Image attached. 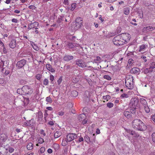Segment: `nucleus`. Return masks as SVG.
Listing matches in <instances>:
<instances>
[{
    "mask_svg": "<svg viewBox=\"0 0 155 155\" xmlns=\"http://www.w3.org/2000/svg\"><path fill=\"white\" fill-rule=\"evenodd\" d=\"M113 104L111 102L108 103L107 104V106L109 108H111L113 106Z\"/></svg>",
    "mask_w": 155,
    "mask_h": 155,
    "instance_id": "79ce46f5",
    "label": "nucleus"
},
{
    "mask_svg": "<svg viewBox=\"0 0 155 155\" xmlns=\"http://www.w3.org/2000/svg\"><path fill=\"white\" fill-rule=\"evenodd\" d=\"M133 127L138 130L143 131L146 130L147 127L146 124L140 119H136L132 122Z\"/></svg>",
    "mask_w": 155,
    "mask_h": 155,
    "instance_id": "f257e3e1",
    "label": "nucleus"
},
{
    "mask_svg": "<svg viewBox=\"0 0 155 155\" xmlns=\"http://www.w3.org/2000/svg\"><path fill=\"white\" fill-rule=\"evenodd\" d=\"M86 116L85 114H80L78 117V119L80 122H82L86 119Z\"/></svg>",
    "mask_w": 155,
    "mask_h": 155,
    "instance_id": "2eb2a0df",
    "label": "nucleus"
},
{
    "mask_svg": "<svg viewBox=\"0 0 155 155\" xmlns=\"http://www.w3.org/2000/svg\"><path fill=\"white\" fill-rule=\"evenodd\" d=\"M26 62L25 60H21L17 62L16 64V67L19 69L22 68L26 64Z\"/></svg>",
    "mask_w": 155,
    "mask_h": 155,
    "instance_id": "9d476101",
    "label": "nucleus"
},
{
    "mask_svg": "<svg viewBox=\"0 0 155 155\" xmlns=\"http://www.w3.org/2000/svg\"><path fill=\"white\" fill-rule=\"evenodd\" d=\"M140 101L141 104L143 107L147 105V102L145 99L142 98H140Z\"/></svg>",
    "mask_w": 155,
    "mask_h": 155,
    "instance_id": "4be33fe9",
    "label": "nucleus"
},
{
    "mask_svg": "<svg viewBox=\"0 0 155 155\" xmlns=\"http://www.w3.org/2000/svg\"><path fill=\"white\" fill-rule=\"evenodd\" d=\"M40 132V134L43 135L44 136H45L46 135L45 133L44 132V130H41Z\"/></svg>",
    "mask_w": 155,
    "mask_h": 155,
    "instance_id": "13d9d810",
    "label": "nucleus"
},
{
    "mask_svg": "<svg viewBox=\"0 0 155 155\" xmlns=\"http://www.w3.org/2000/svg\"><path fill=\"white\" fill-rule=\"evenodd\" d=\"M122 38V41H124V43L126 42H127L129 41L130 40V36L129 35L128 33H125L120 34Z\"/></svg>",
    "mask_w": 155,
    "mask_h": 155,
    "instance_id": "6e6552de",
    "label": "nucleus"
},
{
    "mask_svg": "<svg viewBox=\"0 0 155 155\" xmlns=\"http://www.w3.org/2000/svg\"><path fill=\"white\" fill-rule=\"evenodd\" d=\"M46 101L47 102L50 103H51L52 102V100L51 97L50 96L47 97L46 98Z\"/></svg>",
    "mask_w": 155,
    "mask_h": 155,
    "instance_id": "f704fd0d",
    "label": "nucleus"
},
{
    "mask_svg": "<svg viewBox=\"0 0 155 155\" xmlns=\"http://www.w3.org/2000/svg\"><path fill=\"white\" fill-rule=\"evenodd\" d=\"M124 115L127 118H130L131 116L130 113L128 111H124L123 113Z\"/></svg>",
    "mask_w": 155,
    "mask_h": 155,
    "instance_id": "412c9836",
    "label": "nucleus"
},
{
    "mask_svg": "<svg viewBox=\"0 0 155 155\" xmlns=\"http://www.w3.org/2000/svg\"><path fill=\"white\" fill-rule=\"evenodd\" d=\"M130 12L129 9L128 8H125L124 11V14L125 15H127Z\"/></svg>",
    "mask_w": 155,
    "mask_h": 155,
    "instance_id": "473e14b6",
    "label": "nucleus"
},
{
    "mask_svg": "<svg viewBox=\"0 0 155 155\" xmlns=\"http://www.w3.org/2000/svg\"><path fill=\"white\" fill-rule=\"evenodd\" d=\"M39 25V23L37 22H34L33 23H30L28 24V29L30 30L32 28H34L35 27H37Z\"/></svg>",
    "mask_w": 155,
    "mask_h": 155,
    "instance_id": "f8f14e48",
    "label": "nucleus"
},
{
    "mask_svg": "<svg viewBox=\"0 0 155 155\" xmlns=\"http://www.w3.org/2000/svg\"><path fill=\"white\" fill-rule=\"evenodd\" d=\"M113 41L114 44L116 45H122L124 44L120 35L115 37L113 39Z\"/></svg>",
    "mask_w": 155,
    "mask_h": 155,
    "instance_id": "20e7f679",
    "label": "nucleus"
},
{
    "mask_svg": "<svg viewBox=\"0 0 155 155\" xmlns=\"http://www.w3.org/2000/svg\"><path fill=\"white\" fill-rule=\"evenodd\" d=\"M45 66L47 69L49 71L52 73L55 72V70L53 68H52L51 65V64H46Z\"/></svg>",
    "mask_w": 155,
    "mask_h": 155,
    "instance_id": "dca6fc26",
    "label": "nucleus"
},
{
    "mask_svg": "<svg viewBox=\"0 0 155 155\" xmlns=\"http://www.w3.org/2000/svg\"><path fill=\"white\" fill-rule=\"evenodd\" d=\"M4 80L3 78H0V84H2L4 83Z\"/></svg>",
    "mask_w": 155,
    "mask_h": 155,
    "instance_id": "338daca9",
    "label": "nucleus"
},
{
    "mask_svg": "<svg viewBox=\"0 0 155 155\" xmlns=\"http://www.w3.org/2000/svg\"><path fill=\"white\" fill-rule=\"evenodd\" d=\"M22 93L21 94H31L33 92V89L30 86L28 85H24L22 88Z\"/></svg>",
    "mask_w": 155,
    "mask_h": 155,
    "instance_id": "7ed1b4c3",
    "label": "nucleus"
},
{
    "mask_svg": "<svg viewBox=\"0 0 155 155\" xmlns=\"http://www.w3.org/2000/svg\"><path fill=\"white\" fill-rule=\"evenodd\" d=\"M74 58V57L71 55H66L63 58V60L64 61H68L72 60Z\"/></svg>",
    "mask_w": 155,
    "mask_h": 155,
    "instance_id": "ddd939ff",
    "label": "nucleus"
},
{
    "mask_svg": "<svg viewBox=\"0 0 155 155\" xmlns=\"http://www.w3.org/2000/svg\"><path fill=\"white\" fill-rule=\"evenodd\" d=\"M75 62L76 65L81 68H83L87 67L85 62L81 59H77Z\"/></svg>",
    "mask_w": 155,
    "mask_h": 155,
    "instance_id": "0eeeda50",
    "label": "nucleus"
},
{
    "mask_svg": "<svg viewBox=\"0 0 155 155\" xmlns=\"http://www.w3.org/2000/svg\"><path fill=\"white\" fill-rule=\"evenodd\" d=\"M149 68L151 69H153V68H155V63L154 61L153 60H151L149 62Z\"/></svg>",
    "mask_w": 155,
    "mask_h": 155,
    "instance_id": "f3484780",
    "label": "nucleus"
},
{
    "mask_svg": "<svg viewBox=\"0 0 155 155\" xmlns=\"http://www.w3.org/2000/svg\"><path fill=\"white\" fill-rule=\"evenodd\" d=\"M87 120H86V119H85L83 121H82V122L83 123V124L84 125L85 124H86V123H87Z\"/></svg>",
    "mask_w": 155,
    "mask_h": 155,
    "instance_id": "774afa93",
    "label": "nucleus"
},
{
    "mask_svg": "<svg viewBox=\"0 0 155 155\" xmlns=\"http://www.w3.org/2000/svg\"><path fill=\"white\" fill-rule=\"evenodd\" d=\"M28 8L30 9L33 10L35 9L36 7L34 5H31L28 6Z\"/></svg>",
    "mask_w": 155,
    "mask_h": 155,
    "instance_id": "4d7b16f0",
    "label": "nucleus"
},
{
    "mask_svg": "<svg viewBox=\"0 0 155 155\" xmlns=\"http://www.w3.org/2000/svg\"><path fill=\"white\" fill-rule=\"evenodd\" d=\"M153 71L152 69L149 68H146L143 71V73L145 74H147L148 73L151 72Z\"/></svg>",
    "mask_w": 155,
    "mask_h": 155,
    "instance_id": "393cba45",
    "label": "nucleus"
},
{
    "mask_svg": "<svg viewBox=\"0 0 155 155\" xmlns=\"http://www.w3.org/2000/svg\"><path fill=\"white\" fill-rule=\"evenodd\" d=\"M12 21L13 22L17 23L18 22V21L17 19L14 18L12 19Z\"/></svg>",
    "mask_w": 155,
    "mask_h": 155,
    "instance_id": "0e129e2a",
    "label": "nucleus"
},
{
    "mask_svg": "<svg viewBox=\"0 0 155 155\" xmlns=\"http://www.w3.org/2000/svg\"><path fill=\"white\" fill-rule=\"evenodd\" d=\"M153 141L155 143V133H153L152 135Z\"/></svg>",
    "mask_w": 155,
    "mask_h": 155,
    "instance_id": "09e8293b",
    "label": "nucleus"
},
{
    "mask_svg": "<svg viewBox=\"0 0 155 155\" xmlns=\"http://www.w3.org/2000/svg\"><path fill=\"white\" fill-rule=\"evenodd\" d=\"M33 48L36 51H38L39 50V48L37 45L35 44H34L32 45Z\"/></svg>",
    "mask_w": 155,
    "mask_h": 155,
    "instance_id": "8fccbe9b",
    "label": "nucleus"
},
{
    "mask_svg": "<svg viewBox=\"0 0 155 155\" xmlns=\"http://www.w3.org/2000/svg\"><path fill=\"white\" fill-rule=\"evenodd\" d=\"M76 5H77L76 3H74L71 4V10L72 11H74L76 8Z\"/></svg>",
    "mask_w": 155,
    "mask_h": 155,
    "instance_id": "2f4dec72",
    "label": "nucleus"
},
{
    "mask_svg": "<svg viewBox=\"0 0 155 155\" xmlns=\"http://www.w3.org/2000/svg\"><path fill=\"white\" fill-rule=\"evenodd\" d=\"M103 98L104 100H108L110 98V97L109 95H107L106 96H104L103 97Z\"/></svg>",
    "mask_w": 155,
    "mask_h": 155,
    "instance_id": "c03bdc74",
    "label": "nucleus"
},
{
    "mask_svg": "<svg viewBox=\"0 0 155 155\" xmlns=\"http://www.w3.org/2000/svg\"><path fill=\"white\" fill-rule=\"evenodd\" d=\"M134 63V60L131 59H130L129 60H128V63L129 64H130V65H132V64H133Z\"/></svg>",
    "mask_w": 155,
    "mask_h": 155,
    "instance_id": "603ef678",
    "label": "nucleus"
},
{
    "mask_svg": "<svg viewBox=\"0 0 155 155\" xmlns=\"http://www.w3.org/2000/svg\"><path fill=\"white\" fill-rule=\"evenodd\" d=\"M26 82L27 81L23 79L20 80L19 81L20 83L22 85L25 84Z\"/></svg>",
    "mask_w": 155,
    "mask_h": 155,
    "instance_id": "4c0bfd02",
    "label": "nucleus"
},
{
    "mask_svg": "<svg viewBox=\"0 0 155 155\" xmlns=\"http://www.w3.org/2000/svg\"><path fill=\"white\" fill-rule=\"evenodd\" d=\"M35 124V122L34 120V119H31L29 121H27L25 122L24 125L26 127H31L32 128L34 127Z\"/></svg>",
    "mask_w": 155,
    "mask_h": 155,
    "instance_id": "9b49d317",
    "label": "nucleus"
},
{
    "mask_svg": "<svg viewBox=\"0 0 155 155\" xmlns=\"http://www.w3.org/2000/svg\"><path fill=\"white\" fill-rule=\"evenodd\" d=\"M62 134L61 132L60 131H57L55 132L54 134V137L57 138L60 137Z\"/></svg>",
    "mask_w": 155,
    "mask_h": 155,
    "instance_id": "b1692460",
    "label": "nucleus"
},
{
    "mask_svg": "<svg viewBox=\"0 0 155 155\" xmlns=\"http://www.w3.org/2000/svg\"><path fill=\"white\" fill-rule=\"evenodd\" d=\"M52 150L51 149L49 148L47 150L48 152L49 153H52Z\"/></svg>",
    "mask_w": 155,
    "mask_h": 155,
    "instance_id": "69168bd1",
    "label": "nucleus"
},
{
    "mask_svg": "<svg viewBox=\"0 0 155 155\" xmlns=\"http://www.w3.org/2000/svg\"><path fill=\"white\" fill-rule=\"evenodd\" d=\"M65 19V17L63 15H61L59 16L57 20V22L58 23H60L62 21H63Z\"/></svg>",
    "mask_w": 155,
    "mask_h": 155,
    "instance_id": "5701e85b",
    "label": "nucleus"
},
{
    "mask_svg": "<svg viewBox=\"0 0 155 155\" xmlns=\"http://www.w3.org/2000/svg\"><path fill=\"white\" fill-rule=\"evenodd\" d=\"M17 93L21 95H23V94H21L22 93V88L21 89H18L17 90Z\"/></svg>",
    "mask_w": 155,
    "mask_h": 155,
    "instance_id": "49530a36",
    "label": "nucleus"
},
{
    "mask_svg": "<svg viewBox=\"0 0 155 155\" xmlns=\"http://www.w3.org/2000/svg\"><path fill=\"white\" fill-rule=\"evenodd\" d=\"M44 139L41 138H40L38 140V143L41 144L44 142Z\"/></svg>",
    "mask_w": 155,
    "mask_h": 155,
    "instance_id": "3c124183",
    "label": "nucleus"
},
{
    "mask_svg": "<svg viewBox=\"0 0 155 155\" xmlns=\"http://www.w3.org/2000/svg\"><path fill=\"white\" fill-rule=\"evenodd\" d=\"M68 141H67L66 139L65 140H63L61 143V144L62 146H65L68 144Z\"/></svg>",
    "mask_w": 155,
    "mask_h": 155,
    "instance_id": "72a5a7b5",
    "label": "nucleus"
},
{
    "mask_svg": "<svg viewBox=\"0 0 155 155\" xmlns=\"http://www.w3.org/2000/svg\"><path fill=\"white\" fill-rule=\"evenodd\" d=\"M139 101L138 99L134 97L132 98L129 104V106L131 108L137 109L139 107Z\"/></svg>",
    "mask_w": 155,
    "mask_h": 155,
    "instance_id": "f03ea898",
    "label": "nucleus"
},
{
    "mask_svg": "<svg viewBox=\"0 0 155 155\" xmlns=\"http://www.w3.org/2000/svg\"><path fill=\"white\" fill-rule=\"evenodd\" d=\"M27 149L29 150H31L33 148V144L31 143H29L27 146Z\"/></svg>",
    "mask_w": 155,
    "mask_h": 155,
    "instance_id": "a878e982",
    "label": "nucleus"
},
{
    "mask_svg": "<svg viewBox=\"0 0 155 155\" xmlns=\"http://www.w3.org/2000/svg\"><path fill=\"white\" fill-rule=\"evenodd\" d=\"M48 80L46 78L43 81V84L45 85H47L48 84Z\"/></svg>",
    "mask_w": 155,
    "mask_h": 155,
    "instance_id": "e433bc0d",
    "label": "nucleus"
},
{
    "mask_svg": "<svg viewBox=\"0 0 155 155\" xmlns=\"http://www.w3.org/2000/svg\"><path fill=\"white\" fill-rule=\"evenodd\" d=\"M130 134L132 135H134V136H135V137H138L139 136V135L138 134L137 135V134H136V133H135V131H132V130L131 131Z\"/></svg>",
    "mask_w": 155,
    "mask_h": 155,
    "instance_id": "58836bf2",
    "label": "nucleus"
},
{
    "mask_svg": "<svg viewBox=\"0 0 155 155\" xmlns=\"http://www.w3.org/2000/svg\"><path fill=\"white\" fill-rule=\"evenodd\" d=\"M9 152L10 153H12L13 152L14 150V148H13L12 147H9Z\"/></svg>",
    "mask_w": 155,
    "mask_h": 155,
    "instance_id": "6e6d98bb",
    "label": "nucleus"
},
{
    "mask_svg": "<svg viewBox=\"0 0 155 155\" xmlns=\"http://www.w3.org/2000/svg\"><path fill=\"white\" fill-rule=\"evenodd\" d=\"M91 135V136H90L91 142H93L94 141V142L95 140V134H94L92 135Z\"/></svg>",
    "mask_w": 155,
    "mask_h": 155,
    "instance_id": "c756f323",
    "label": "nucleus"
},
{
    "mask_svg": "<svg viewBox=\"0 0 155 155\" xmlns=\"http://www.w3.org/2000/svg\"><path fill=\"white\" fill-rule=\"evenodd\" d=\"M141 58H142V59H143V60H144V62H146L147 61V59H146V57L145 56H141Z\"/></svg>",
    "mask_w": 155,
    "mask_h": 155,
    "instance_id": "bf43d9fd",
    "label": "nucleus"
},
{
    "mask_svg": "<svg viewBox=\"0 0 155 155\" xmlns=\"http://www.w3.org/2000/svg\"><path fill=\"white\" fill-rule=\"evenodd\" d=\"M83 20L80 17L77 18L75 20V26L74 29L77 30L80 28L83 25Z\"/></svg>",
    "mask_w": 155,
    "mask_h": 155,
    "instance_id": "423d86ee",
    "label": "nucleus"
},
{
    "mask_svg": "<svg viewBox=\"0 0 155 155\" xmlns=\"http://www.w3.org/2000/svg\"><path fill=\"white\" fill-rule=\"evenodd\" d=\"M47 111H48L47 110H45V114H44V115H45L44 119L45 120H46V117L48 115V114L47 113Z\"/></svg>",
    "mask_w": 155,
    "mask_h": 155,
    "instance_id": "052dcab7",
    "label": "nucleus"
},
{
    "mask_svg": "<svg viewBox=\"0 0 155 155\" xmlns=\"http://www.w3.org/2000/svg\"><path fill=\"white\" fill-rule=\"evenodd\" d=\"M16 41L15 39H12L10 42L9 45L12 48H14L16 46Z\"/></svg>",
    "mask_w": 155,
    "mask_h": 155,
    "instance_id": "4468645a",
    "label": "nucleus"
},
{
    "mask_svg": "<svg viewBox=\"0 0 155 155\" xmlns=\"http://www.w3.org/2000/svg\"><path fill=\"white\" fill-rule=\"evenodd\" d=\"M133 79L132 77L127 78H126L125 80L126 86L128 89H132L133 88Z\"/></svg>",
    "mask_w": 155,
    "mask_h": 155,
    "instance_id": "39448f33",
    "label": "nucleus"
},
{
    "mask_svg": "<svg viewBox=\"0 0 155 155\" xmlns=\"http://www.w3.org/2000/svg\"><path fill=\"white\" fill-rule=\"evenodd\" d=\"M36 78L38 80H40L42 78V75L40 74H38L36 75Z\"/></svg>",
    "mask_w": 155,
    "mask_h": 155,
    "instance_id": "a19ab883",
    "label": "nucleus"
},
{
    "mask_svg": "<svg viewBox=\"0 0 155 155\" xmlns=\"http://www.w3.org/2000/svg\"><path fill=\"white\" fill-rule=\"evenodd\" d=\"M54 80V76L51 75H50V80L51 81V82L53 84V83L52 82Z\"/></svg>",
    "mask_w": 155,
    "mask_h": 155,
    "instance_id": "5fc2aeb1",
    "label": "nucleus"
},
{
    "mask_svg": "<svg viewBox=\"0 0 155 155\" xmlns=\"http://www.w3.org/2000/svg\"><path fill=\"white\" fill-rule=\"evenodd\" d=\"M145 28H146L147 30L152 31L155 29V27H153L152 26H149Z\"/></svg>",
    "mask_w": 155,
    "mask_h": 155,
    "instance_id": "c85d7f7f",
    "label": "nucleus"
},
{
    "mask_svg": "<svg viewBox=\"0 0 155 155\" xmlns=\"http://www.w3.org/2000/svg\"><path fill=\"white\" fill-rule=\"evenodd\" d=\"M120 97L124 98H127L128 97V95L127 94H123L121 95Z\"/></svg>",
    "mask_w": 155,
    "mask_h": 155,
    "instance_id": "37998d69",
    "label": "nucleus"
},
{
    "mask_svg": "<svg viewBox=\"0 0 155 155\" xmlns=\"http://www.w3.org/2000/svg\"><path fill=\"white\" fill-rule=\"evenodd\" d=\"M64 114V113L63 112L61 111L59 112L58 113V114L60 116H62Z\"/></svg>",
    "mask_w": 155,
    "mask_h": 155,
    "instance_id": "e2e57ef3",
    "label": "nucleus"
},
{
    "mask_svg": "<svg viewBox=\"0 0 155 155\" xmlns=\"http://www.w3.org/2000/svg\"><path fill=\"white\" fill-rule=\"evenodd\" d=\"M72 96L74 97H76L78 95V92L75 91H73L71 92Z\"/></svg>",
    "mask_w": 155,
    "mask_h": 155,
    "instance_id": "7c9ffc66",
    "label": "nucleus"
},
{
    "mask_svg": "<svg viewBox=\"0 0 155 155\" xmlns=\"http://www.w3.org/2000/svg\"><path fill=\"white\" fill-rule=\"evenodd\" d=\"M77 137V135L76 134H69L67 135L66 139L67 141L71 142L76 138Z\"/></svg>",
    "mask_w": 155,
    "mask_h": 155,
    "instance_id": "1a4fd4ad",
    "label": "nucleus"
},
{
    "mask_svg": "<svg viewBox=\"0 0 155 155\" xmlns=\"http://www.w3.org/2000/svg\"><path fill=\"white\" fill-rule=\"evenodd\" d=\"M37 119L39 120H41L43 117L42 113L41 111H39L37 113Z\"/></svg>",
    "mask_w": 155,
    "mask_h": 155,
    "instance_id": "a211bd4d",
    "label": "nucleus"
},
{
    "mask_svg": "<svg viewBox=\"0 0 155 155\" xmlns=\"http://www.w3.org/2000/svg\"><path fill=\"white\" fill-rule=\"evenodd\" d=\"M145 46L144 45H143L141 46H140V47L139 51H143L144 49L145 48Z\"/></svg>",
    "mask_w": 155,
    "mask_h": 155,
    "instance_id": "c9c22d12",
    "label": "nucleus"
},
{
    "mask_svg": "<svg viewBox=\"0 0 155 155\" xmlns=\"http://www.w3.org/2000/svg\"><path fill=\"white\" fill-rule=\"evenodd\" d=\"M63 4L65 5H68L69 4L68 1V0H64Z\"/></svg>",
    "mask_w": 155,
    "mask_h": 155,
    "instance_id": "680f3d73",
    "label": "nucleus"
},
{
    "mask_svg": "<svg viewBox=\"0 0 155 155\" xmlns=\"http://www.w3.org/2000/svg\"><path fill=\"white\" fill-rule=\"evenodd\" d=\"M84 140L87 143L91 142H90V137L87 135L85 136L84 137Z\"/></svg>",
    "mask_w": 155,
    "mask_h": 155,
    "instance_id": "cd10ccee",
    "label": "nucleus"
},
{
    "mask_svg": "<svg viewBox=\"0 0 155 155\" xmlns=\"http://www.w3.org/2000/svg\"><path fill=\"white\" fill-rule=\"evenodd\" d=\"M140 71L139 68H134L130 70V73L132 74H137Z\"/></svg>",
    "mask_w": 155,
    "mask_h": 155,
    "instance_id": "6ab92c4d",
    "label": "nucleus"
},
{
    "mask_svg": "<svg viewBox=\"0 0 155 155\" xmlns=\"http://www.w3.org/2000/svg\"><path fill=\"white\" fill-rule=\"evenodd\" d=\"M78 45L76 44H73L70 42H68L67 44V46L69 48H72L74 47H77Z\"/></svg>",
    "mask_w": 155,
    "mask_h": 155,
    "instance_id": "aec40b11",
    "label": "nucleus"
},
{
    "mask_svg": "<svg viewBox=\"0 0 155 155\" xmlns=\"http://www.w3.org/2000/svg\"><path fill=\"white\" fill-rule=\"evenodd\" d=\"M137 109H132L131 108L130 110V113L132 114H134L136 112V110Z\"/></svg>",
    "mask_w": 155,
    "mask_h": 155,
    "instance_id": "de8ad7c7",
    "label": "nucleus"
},
{
    "mask_svg": "<svg viewBox=\"0 0 155 155\" xmlns=\"http://www.w3.org/2000/svg\"><path fill=\"white\" fill-rule=\"evenodd\" d=\"M145 112L148 113L150 112V109L147 105L143 107Z\"/></svg>",
    "mask_w": 155,
    "mask_h": 155,
    "instance_id": "bb28decb",
    "label": "nucleus"
},
{
    "mask_svg": "<svg viewBox=\"0 0 155 155\" xmlns=\"http://www.w3.org/2000/svg\"><path fill=\"white\" fill-rule=\"evenodd\" d=\"M62 79L61 77H60L57 81V82L58 85H59L62 81Z\"/></svg>",
    "mask_w": 155,
    "mask_h": 155,
    "instance_id": "864d4df0",
    "label": "nucleus"
},
{
    "mask_svg": "<svg viewBox=\"0 0 155 155\" xmlns=\"http://www.w3.org/2000/svg\"><path fill=\"white\" fill-rule=\"evenodd\" d=\"M104 78L108 80H110L111 79V78L108 75H105L104 76Z\"/></svg>",
    "mask_w": 155,
    "mask_h": 155,
    "instance_id": "ea45409f",
    "label": "nucleus"
},
{
    "mask_svg": "<svg viewBox=\"0 0 155 155\" xmlns=\"http://www.w3.org/2000/svg\"><path fill=\"white\" fill-rule=\"evenodd\" d=\"M45 150V148L44 147H41L40 149V152L41 153H42L44 152Z\"/></svg>",
    "mask_w": 155,
    "mask_h": 155,
    "instance_id": "a18cd8bd",
    "label": "nucleus"
}]
</instances>
